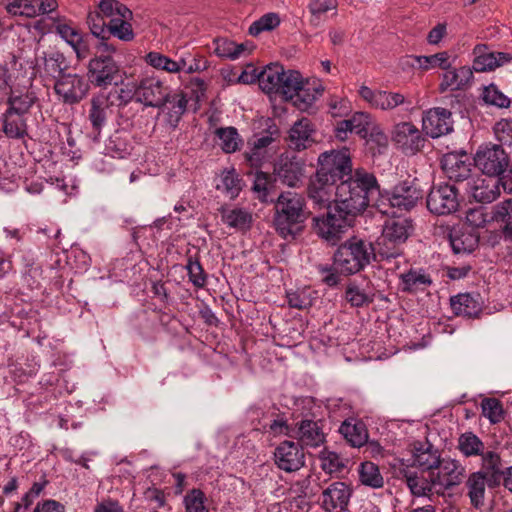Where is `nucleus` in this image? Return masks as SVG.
<instances>
[{
	"label": "nucleus",
	"mask_w": 512,
	"mask_h": 512,
	"mask_svg": "<svg viewBox=\"0 0 512 512\" xmlns=\"http://www.w3.org/2000/svg\"><path fill=\"white\" fill-rule=\"evenodd\" d=\"M379 193L380 187L375 175L365 169H356L352 176L336 186L334 201L339 211L355 217L373 205Z\"/></svg>",
	"instance_id": "f257e3e1"
},
{
	"label": "nucleus",
	"mask_w": 512,
	"mask_h": 512,
	"mask_svg": "<svg viewBox=\"0 0 512 512\" xmlns=\"http://www.w3.org/2000/svg\"><path fill=\"white\" fill-rule=\"evenodd\" d=\"M334 265L340 273L352 275L362 271L375 260L372 242L352 237L342 243L334 253Z\"/></svg>",
	"instance_id": "f03ea898"
},
{
	"label": "nucleus",
	"mask_w": 512,
	"mask_h": 512,
	"mask_svg": "<svg viewBox=\"0 0 512 512\" xmlns=\"http://www.w3.org/2000/svg\"><path fill=\"white\" fill-rule=\"evenodd\" d=\"M307 218L305 199L295 192H282L275 204L274 226L283 238L294 236L298 225Z\"/></svg>",
	"instance_id": "7ed1b4c3"
},
{
	"label": "nucleus",
	"mask_w": 512,
	"mask_h": 512,
	"mask_svg": "<svg viewBox=\"0 0 512 512\" xmlns=\"http://www.w3.org/2000/svg\"><path fill=\"white\" fill-rule=\"evenodd\" d=\"M317 175L327 178L334 185H338L341 181H345L352 176V160L348 149L339 151L332 150L321 153L318 157Z\"/></svg>",
	"instance_id": "20e7f679"
},
{
	"label": "nucleus",
	"mask_w": 512,
	"mask_h": 512,
	"mask_svg": "<svg viewBox=\"0 0 512 512\" xmlns=\"http://www.w3.org/2000/svg\"><path fill=\"white\" fill-rule=\"evenodd\" d=\"M475 166L488 177L495 178L509 167L508 154L500 145L481 146L474 157Z\"/></svg>",
	"instance_id": "39448f33"
},
{
	"label": "nucleus",
	"mask_w": 512,
	"mask_h": 512,
	"mask_svg": "<svg viewBox=\"0 0 512 512\" xmlns=\"http://www.w3.org/2000/svg\"><path fill=\"white\" fill-rule=\"evenodd\" d=\"M427 208L435 215H449L459 208V193L454 185H434L427 196Z\"/></svg>",
	"instance_id": "423d86ee"
},
{
	"label": "nucleus",
	"mask_w": 512,
	"mask_h": 512,
	"mask_svg": "<svg viewBox=\"0 0 512 512\" xmlns=\"http://www.w3.org/2000/svg\"><path fill=\"white\" fill-rule=\"evenodd\" d=\"M135 100L150 107H161L170 100L169 87L157 77H145L135 87Z\"/></svg>",
	"instance_id": "0eeeda50"
},
{
	"label": "nucleus",
	"mask_w": 512,
	"mask_h": 512,
	"mask_svg": "<svg viewBox=\"0 0 512 512\" xmlns=\"http://www.w3.org/2000/svg\"><path fill=\"white\" fill-rule=\"evenodd\" d=\"M120 69L115 60L110 56H96L89 61L88 80L91 84L100 88L118 84Z\"/></svg>",
	"instance_id": "6e6552de"
},
{
	"label": "nucleus",
	"mask_w": 512,
	"mask_h": 512,
	"mask_svg": "<svg viewBox=\"0 0 512 512\" xmlns=\"http://www.w3.org/2000/svg\"><path fill=\"white\" fill-rule=\"evenodd\" d=\"M354 217L339 211L336 206L334 212H328L326 216L315 218L316 233L323 239L335 244L341 237L345 228L350 226Z\"/></svg>",
	"instance_id": "1a4fd4ad"
},
{
	"label": "nucleus",
	"mask_w": 512,
	"mask_h": 512,
	"mask_svg": "<svg viewBox=\"0 0 512 512\" xmlns=\"http://www.w3.org/2000/svg\"><path fill=\"white\" fill-rule=\"evenodd\" d=\"M274 463L282 471L292 473L305 466V452L299 442L285 440L274 450Z\"/></svg>",
	"instance_id": "9d476101"
},
{
	"label": "nucleus",
	"mask_w": 512,
	"mask_h": 512,
	"mask_svg": "<svg viewBox=\"0 0 512 512\" xmlns=\"http://www.w3.org/2000/svg\"><path fill=\"white\" fill-rule=\"evenodd\" d=\"M352 493L353 490L347 483L331 482L321 492L320 506L325 512H344L347 510Z\"/></svg>",
	"instance_id": "9b49d317"
},
{
	"label": "nucleus",
	"mask_w": 512,
	"mask_h": 512,
	"mask_svg": "<svg viewBox=\"0 0 512 512\" xmlns=\"http://www.w3.org/2000/svg\"><path fill=\"white\" fill-rule=\"evenodd\" d=\"M398 475L405 481L414 496L430 497L432 494L436 493L434 471L423 472L422 470L413 468V466L402 465L398 470Z\"/></svg>",
	"instance_id": "f8f14e48"
},
{
	"label": "nucleus",
	"mask_w": 512,
	"mask_h": 512,
	"mask_svg": "<svg viewBox=\"0 0 512 512\" xmlns=\"http://www.w3.org/2000/svg\"><path fill=\"white\" fill-rule=\"evenodd\" d=\"M436 470L434 485L437 495H443L446 490L458 486L465 477V467L454 459H442Z\"/></svg>",
	"instance_id": "ddd939ff"
},
{
	"label": "nucleus",
	"mask_w": 512,
	"mask_h": 512,
	"mask_svg": "<svg viewBox=\"0 0 512 512\" xmlns=\"http://www.w3.org/2000/svg\"><path fill=\"white\" fill-rule=\"evenodd\" d=\"M88 83L77 74H62L54 84L56 94L67 104L80 102L88 92Z\"/></svg>",
	"instance_id": "4468645a"
},
{
	"label": "nucleus",
	"mask_w": 512,
	"mask_h": 512,
	"mask_svg": "<svg viewBox=\"0 0 512 512\" xmlns=\"http://www.w3.org/2000/svg\"><path fill=\"white\" fill-rule=\"evenodd\" d=\"M423 198V191L415 180H404L394 186L389 197L390 206L409 211Z\"/></svg>",
	"instance_id": "2eb2a0df"
},
{
	"label": "nucleus",
	"mask_w": 512,
	"mask_h": 512,
	"mask_svg": "<svg viewBox=\"0 0 512 512\" xmlns=\"http://www.w3.org/2000/svg\"><path fill=\"white\" fill-rule=\"evenodd\" d=\"M422 129L431 138H438L453 130L452 114L442 107L427 110L422 118Z\"/></svg>",
	"instance_id": "dca6fc26"
},
{
	"label": "nucleus",
	"mask_w": 512,
	"mask_h": 512,
	"mask_svg": "<svg viewBox=\"0 0 512 512\" xmlns=\"http://www.w3.org/2000/svg\"><path fill=\"white\" fill-rule=\"evenodd\" d=\"M393 141L406 154H415L424 146L425 138L411 122H401L394 126Z\"/></svg>",
	"instance_id": "f3484780"
},
{
	"label": "nucleus",
	"mask_w": 512,
	"mask_h": 512,
	"mask_svg": "<svg viewBox=\"0 0 512 512\" xmlns=\"http://www.w3.org/2000/svg\"><path fill=\"white\" fill-rule=\"evenodd\" d=\"M471 162L467 153H447L441 160V167L447 177L457 183L469 182L471 175Z\"/></svg>",
	"instance_id": "a211bd4d"
},
{
	"label": "nucleus",
	"mask_w": 512,
	"mask_h": 512,
	"mask_svg": "<svg viewBox=\"0 0 512 512\" xmlns=\"http://www.w3.org/2000/svg\"><path fill=\"white\" fill-rule=\"evenodd\" d=\"M443 70L438 86L440 93L464 90L473 79V71L469 66L452 67L449 62V67Z\"/></svg>",
	"instance_id": "6ab92c4d"
},
{
	"label": "nucleus",
	"mask_w": 512,
	"mask_h": 512,
	"mask_svg": "<svg viewBox=\"0 0 512 512\" xmlns=\"http://www.w3.org/2000/svg\"><path fill=\"white\" fill-rule=\"evenodd\" d=\"M465 190L480 203H491L500 195L498 182L495 178H483L480 175H476L469 180L465 184Z\"/></svg>",
	"instance_id": "aec40b11"
},
{
	"label": "nucleus",
	"mask_w": 512,
	"mask_h": 512,
	"mask_svg": "<svg viewBox=\"0 0 512 512\" xmlns=\"http://www.w3.org/2000/svg\"><path fill=\"white\" fill-rule=\"evenodd\" d=\"M49 22L46 23L45 20L39 21L36 25V28L41 27L42 33H51L54 32L59 35L67 44L72 43L75 39H77L81 32L74 23L73 20L67 18L62 15L49 16Z\"/></svg>",
	"instance_id": "412c9836"
},
{
	"label": "nucleus",
	"mask_w": 512,
	"mask_h": 512,
	"mask_svg": "<svg viewBox=\"0 0 512 512\" xmlns=\"http://www.w3.org/2000/svg\"><path fill=\"white\" fill-rule=\"evenodd\" d=\"M316 129L312 121L302 117L296 121L289 131V147L301 151L311 147L315 142Z\"/></svg>",
	"instance_id": "4be33fe9"
},
{
	"label": "nucleus",
	"mask_w": 512,
	"mask_h": 512,
	"mask_svg": "<svg viewBox=\"0 0 512 512\" xmlns=\"http://www.w3.org/2000/svg\"><path fill=\"white\" fill-rule=\"evenodd\" d=\"M336 186L315 173L307 188L308 197L319 209L328 208L335 199Z\"/></svg>",
	"instance_id": "5701e85b"
},
{
	"label": "nucleus",
	"mask_w": 512,
	"mask_h": 512,
	"mask_svg": "<svg viewBox=\"0 0 512 512\" xmlns=\"http://www.w3.org/2000/svg\"><path fill=\"white\" fill-rule=\"evenodd\" d=\"M473 69L476 72H486L494 70L510 60L506 53L492 52L484 44H478L473 49Z\"/></svg>",
	"instance_id": "b1692460"
},
{
	"label": "nucleus",
	"mask_w": 512,
	"mask_h": 512,
	"mask_svg": "<svg viewBox=\"0 0 512 512\" xmlns=\"http://www.w3.org/2000/svg\"><path fill=\"white\" fill-rule=\"evenodd\" d=\"M399 287L402 292L415 294L425 291L432 284L430 274L422 268H410L400 274Z\"/></svg>",
	"instance_id": "393cba45"
},
{
	"label": "nucleus",
	"mask_w": 512,
	"mask_h": 512,
	"mask_svg": "<svg viewBox=\"0 0 512 512\" xmlns=\"http://www.w3.org/2000/svg\"><path fill=\"white\" fill-rule=\"evenodd\" d=\"M339 433L352 446L360 448L368 441V430L365 423L355 418L346 419L339 427Z\"/></svg>",
	"instance_id": "a878e982"
},
{
	"label": "nucleus",
	"mask_w": 512,
	"mask_h": 512,
	"mask_svg": "<svg viewBox=\"0 0 512 512\" xmlns=\"http://www.w3.org/2000/svg\"><path fill=\"white\" fill-rule=\"evenodd\" d=\"M299 443L307 447H319L325 442V434L318 422L304 419L297 423Z\"/></svg>",
	"instance_id": "bb28decb"
},
{
	"label": "nucleus",
	"mask_w": 512,
	"mask_h": 512,
	"mask_svg": "<svg viewBox=\"0 0 512 512\" xmlns=\"http://www.w3.org/2000/svg\"><path fill=\"white\" fill-rule=\"evenodd\" d=\"M2 131L9 139H23L28 135L26 117L9 110L1 115Z\"/></svg>",
	"instance_id": "cd10ccee"
},
{
	"label": "nucleus",
	"mask_w": 512,
	"mask_h": 512,
	"mask_svg": "<svg viewBox=\"0 0 512 512\" xmlns=\"http://www.w3.org/2000/svg\"><path fill=\"white\" fill-rule=\"evenodd\" d=\"M441 460L438 450L434 449L431 444L426 447L422 444L419 447H414L413 468L416 467L423 472L435 471Z\"/></svg>",
	"instance_id": "c85d7f7f"
},
{
	"label": "nucleus",
	"mask_w": 512,
	"mask_h": 512,
	"mask_svg": "<svg viewBox=\"0 0 512 512\" xmlns=\"http://www.w3.org/2000/svg\"><path fill=\"white\" fill-rule=\"evenodd\" d=\"M414 229L413 221L408 217H392L385 221L382 233L395 239L398 243H405Z\"/></svg>",
	"instance_id": "c756f323"
},
{
	"label": "nucleus",
	"mask_w": 512,
	"mask_h": 512,
	"mask_svg": "<svg viewBox=\"0 0 512 512\" xmlns=\"http://www.w3.org/2000/svg\"><path fill=\"white\" fill-rule=\"evenodd\" d=\"M323 92L324 86L320 81L303 82L293 98L294 105L301 111H308Z\"/></svg>",
	"instance_id": "7c9ffc66"
},
{
	"label": "nucleus",
	"mask_w": 512,
	"mask_h": 512,
	"mask_svg": "<svg viewBox=\"0 0 512 512\" xmlns=\"http://www.w3.org/2000/svg\"><path fill=\"white\" fill-rule=\"evenodd\" d=\"M221 219L229 228L245 232L252 226V214L244 208H221Z\"/></svg>",
	"instance_id": "2f4dec72"
},
{
	"label": "nucleus",
	"mask_w": 512,
	"mask_h": 512,
	"mask_svg": "<svg viewBox=\"0 0 512 512\" xmlns=\"http://www.w3.org/2000/svg\"><path fill=\"white\" fill-rule=\"evenodd\" d=\"M450 305L455 315L467 318L477 317L482 310L481 303L470 293L451 297Z\"/></svg>",
	"instance_id": "473e14b6"
},
{
	"label": "nucleus",
	"mask_w": 512,
	"mask_h": 512,
	"mask_svg": "<svg viewBox=\"0 0 512 512\" xmlns=\"http://www.w3.org/2000/svg\"><path fill=\"white\" fill-rule=\"evenodd\" d=\"M487 477L483 471L471 473L466 480L468 497L475 508H480L485 502Z\"/></svg>",
	"instance_id": "72a5a7b5"
},
{
	"label": "nucleus",
	"mask_w": 512,
	"mask_h": 512,
	"mask_svg": "<svg viewBox=\"0 0 512 512\" xmlns=\"http://www.w3.org/2000/svg\"><path fill=\"white\" fill-rule=\"evenodd\" d=\"M281 77H283V67L279 64H270L257 74V81L263 92L279 93Z\"/></svg>",
	"instance_id": "f704fd0d"
},
{
	"label": "nucleus",
	"mask_w": 512,
	"mask_h": 512,
	"mask_svg": "<svg viewBox=\"0 0 512 512\" xmlns=\"http://www.w3.org/2000/svg\"><path fill=\"white\" fill-rule=\"evenodd\" d=\"M145 61L150 66L156 69L164 70L168 73H178L182 70H185L187 73H192L194 71L192 66H189L186 69L187 63L185 59L182 58L179 61H175L158 52H149L145 56Z\"/></svg>",
	"instance_id": "c9c22d12"
},
{
	"label": "nucleus",
	"mask_w": 512,
	"mask_h": 512,
	"mask_svg": "<svg viewBox=\"0 0 512 512\" xmlns=\"http://www.w3.org/2000/svg\"><path fill=\"white\" fill-rule=\"evenodd\" d=\"M109 108V97L105 93H99L92 97L89 110V120L94 132L98 135L106 121Z\"/></svg>",
	"instance_id": "e433bc0d"
},
{
	"label": "nucleus",
	"mask_w": 512,
	"mask_h": 512,
	"mask_svg": "<svg viewBox=\"0 0 512 512\" xmlns=\"http://www.w3.org/2000/svg\"><path fill=\"white\" fill-rule=\"evenodd\" d=\"M375 260L379 258L380 261L396 259L403 254V243H398L397 240L381 233L375 245Z\"/></svg>",
	"instance_id": "4c0bfd02"
},
{
	"label": "nucleus",
	"mask_w": 512,
	"mask_h": 512,
	"mask_svg": "<svg viewBox=\"0 0 512 512\" xmlns=\"http://www.w3.org/2000/svg\"><path fill=\"white\" fill-rule=\"evenodd\" d=\"M277 175L289 186H295L304 174V165L295 158H283L275 168Z\"/></svg>",
	"instance_id": "58836bf2"
},
{
	"label": "nucleus",
	"mask_w": 512,
	"mask_h": 512,
	"mask_svg": "<svg viewBox=\"0 0 512 512\" xmlns=\"http://www.w3.org/2000/svg\"><path fill=\"white\" fill-rule=\"evenodd\" d=\"M374 296L371 287H361L355 282L349 283L345 290V299L352 307L368 306L374 301Z\"/></svg>",
	"instance_id": "ea45409f"
},
{
	"label": "nucleus",
	"mask_w": 512,
	"mask_h": 512,
	"mask_svg": "<svg viewBox=\"0 0 512 512\" xmlns=\"http://www.w3.org/2000/svg\"><path fill=\"white\" fill-rule=\"evenodd\" d=\"M214 45V53L221 58L235 60L247 52V46L244 43L237 44L227 38L215 39Z\"/></svg>",
	"instance_id": "a19ab883"
},
{
	"label": "nucleus",
	"mask_w": 512,
	"mask_h": 512,
	"mask_svg": "<svg viewBox=\"0 0 512 512\" xmlns=\"http://www.w3.org/2000/svg\"><path fill=\"white\" fill-rule=\"evenodd\" d=\"M480 456H482V471L486 476H490L489 481L499 483L504 475L499 454L494 451H483Z\"/></svg>",
	"instance_id": "79ce46f5"
},
{
	"label": "nucleus",
	"mask_w": 512,
	"mask_h": 512,
	"mask_svg": "<svg viewBox=\"0 0 512 512\" xmlns=\"http://www.w3.org/2000/svg\"><path fill=\"white\" fill-rule=\"evenodd\" d=\"M359 479L363 485L371 488H381L384 484L378 466L371 461H365L360 465Z\"/></svg>",
	"instance_id": "37998d69"
},
{
	"label": "nucleus",
	"mask_w": 512,
	"mask_h": 512,
	"mask_svg": "<svg viewBox=\"0 0 512 512\" xmlns=\"http://www.w3.org/2000/svg\"><path fill=\"white\" fill-rule=\"evenodd\" d=\"M36 101L33 93H25L20 95L11 94L6 101L7 110L26 116Z\"/></svg>",
	"instance_id": "c03bdc74"
},
{
	"label": "nucleus",
	"mask_w": 512,
	"mask_h": 512,
	"mask_svg": "<svg viewBox=\"0 0 512 512\" xmlns=\"http://www.w3.org/2000/svg\"><path fill=\"white\" fill-rule=\"evenodd\" d=\"M281 78L279 94H282L286 98L293 99L304 82L301 74L295 70L285 71L283 69V77Z\"/></svg>",
	"instance_id": "a18cd8bd"
},
{
	"label": "nucleus",
	"mask_w": 512,
	"mask_h": 512,
	"mask_svg": "<svg viewBox=\"0 0 512 512\" xmlns=\"http://www.w3.org/2000/svg\"><path fill=\"white\" fill-rule=\"evenodd\" d=\"M98 10L106 19L113 20L121 16L123 18H132V11L123 3L117 0H100Z\"/></svg>",
	"instance_id": "49530a36"
},
{
	"label": "nucleus",
	"mask_w": 512,
	"mask_h": 512,
	"mask_svg": "<svg viewBox=\"0 0 512 512\" xmlns=\"http://www.w3.org/2000/svg\"><path fill=\"white\" fill-rule=\"evenodd\" d=\"M87 24L95 37L103 41L109 39V21H106V18L98 9L88 13Z\"/></svg>",
	"instance_id": "de8ad7c7"
},
{
	"label": "nucleus",
	"mask_w": 512,
	"mask_h": 512,
	"mask_svg": "<svg viewBox=\"0 0 512 512\" xmlns=\"http://www.w3.org/2000/svg\"><path fill=\"white\" fill-rule=\"evenodd\" d=\"M458 448L466 457L480 456L484 451V443L472 432H466L459 437Z\"/></svg>",
	"instance_id": "09e8293b"
},
{
	"label": "nucleus",
	"mask_w": 512,
	"mask_h": 512,
	"mask_svg": "<svg viewBox=\"0 0 512 512\" xmlns=\"http://www.w3.org/2000/svg\"><path fill=\"white\" fill-rule=\"evenodd\" d=\"M321 469L328 473H340L345 468L344 459L336 452L324 448L319 456Z\"/></svg>",
	"instance_id": "8fccbe9b"
},
{
	"label": "nucleus",
	"mask_w": 512,
	"mask_h": 512,
	"mask_svg": "<svg viewBox=\"0 0 512 512\" xmlns=\"http://www.w3.org/2000/svg\"><path fill=\"white\" fill-rule=\"evenodd\" d=\"M132 18H123L121 16L117 19L109 21V37L114 36L119 40L129 42L135 37L132 25L129 20Z\"/></svg>",
	"instance_id": "3c124183"
},
{
	"label": "nucleus",
	"mask_w": 512,
	"mask_h": 512,
	"mask_svg": "<svg viewBox=\"0 0 512 512\" xmlns=\"http://www.w3.org/2000/svg\"><path fill=\"white\" fill-rule=\"evenodd\" d=\"M215 134L220 139V146L226 153H233L239 149L241 139L238 135L236 128H218Z\"/></svg>",
	"instance_id": "603ef678"
},
{
	"label": "nucleus",
	"mask_w": 512,
	"mask_h": 512,
	"mask_svg": "<svg viewBox=\"0 0 512 512\" xmlns=\"http://www.w3.org/2000/svg\"><path fill=\"white\" fill-rule=\"evenodd\" d=\"M450 56L448 52L443 51L429 56H418V69L428 71L434 68L447 69L449 67Z\"/></svg>",
	"instance_id": "864d4df0"
},
{
	"label": "nucleus",
	"mask_w": 512,
	"mask_h": 512,
	"mask_svg": "<svg viewBox=\"0 0 512 512\" xmlns=\"http://www.w3.org/2000/svg\"><path fill=\"white\" fill-rule=\"evenodd\" d=\"M450 245L455 254L471 253L477 246V239L471 234H454L450 236Z\"/></svg>",
	"instance_id": "5fc2aeb1"
},
{
	"label": "nucleus",
	"mask_w": 512,
	"mask_h": 512,
	"mask_svg": "<svg viewBox=\"0 0 512 512\" xmlns=\"http://www.w3.org/2000/svg\"><path fill=\"white\" fill-rule=\"evenodd\" d=\"M186 269L189 280L195 287L203 288L206 285L207 276L198 258L189 256L186 263Z\"/></svg>",
	"instance_id": "6e6d98bb"
},
{
	"label": "nucleus",
	"mask_w": 512,
	"mask_h": 512,
	"mask_svg": "<svg viewBox=\"0 0 512 512\" xmlns=\"http://www.w3.org/2000/svg\"><path fill=\"white\" fill-rule=\"evenodd\" d=\"M206 496L200 489H192L184 497L186 512H209L206 504Z\"/></svg>",
	"instance_id": "4d7b16f0"
},
{
	"label": "nucleus",
	"mask_w": 512,
	"mask_h": 512,
	"mask_svg": "<svg viewBox=\"0 0 512 512\" xmlns=\"http://www.w3.org/2000/svg\"><path fill=\"white\" fill-rule=\"evenodd\" d=\"M6 9L14 16L36 17L35 0H13L7 4Z\"/></svg>",
	"instance_id": "13d9d810"
},
{
	"label": "nucleus",
	"mask_w": 512,
	"mask_h": 512,
	"mask_svg": "<svg viewBox=\"0 0 512 512\" xmlns=\"http://www.w3.org/2000/svg\"><path fill=\"white\" fill-rule=\"evenodd\" d=\"M280 18L276 13H267L253 22L249 27V33L253 36L259 35L263 31H270L278 27Z\"/></svg>",
	"instance_id": "bf43d9fd"
},
{
	"label": "nucleus",
	"mask_w": 512,
	"mask_h": 512,
	"mask_svg": "<svg viewBox=\"0 0 512 512\" xmlns=\"http://www.w3.org/2000/svg\"><path fill=\"white\" fill-rule=\"evenodd\" d=\"M482 413L491 423L496 424L503 420V406L496 398H486L481 403Z\"/></svg>",
	"instance_id": "052dcab7"
},
{
	"label": "nucleus",
	"mask_w": 512,
	"mask_h": 512,
	"mask_svg": "<svg viewBox=\"0 0 512 512\" xmlns=\"http://www.w3.org/2000/svg\"><path fill=\"white\" fill-rule=\"evenodd\" d=\"M288 305L291 308L306 309L312 305L311 291L309 289H297L286 293Z\"/></svg>",
	"instance_id": "680f3d73"
},
{
	"label": "nucleus",
	"mask_w": 512,
	"mask_h": 512,
	"mask_svg": "<svg viewBox=\"0 0 512 512\" xmlns=\"http://www.w3.org/2000/svg\"><path fill=\"white\" fill-rule=\"evenodd\" d=\"M338 0H311L308 4V10L312 16V20H320L322 15L329 11L336 13Z\"/></svg>",
	"instance_id": "e2e57ef3"
},
{
	"label": "nucleus",
	"mask_w": 512,
	"mask_h": 512,
	"mask_svg": "<svg viewBox=\"0 0 512 512\" xmlns=\"http://www.w3.org/2000/svg\"><path fill=\"white\" fill-rule=\"evenodd\" d=\"M495 219L505 224V234L512 238V199L506 200L496 208Z\"/></svg>",
	"instance_id": "0e129e2a"
},
{
	"label": "nucleus",
	"mask_w": 512,
	"mask_h": 512,
	"mask_svg": "<svg viewBox=\"0 0 512 512\" xmlns=\"http://www.w3.org/2000/svg\"><path fill=\"white\" fill-rule=\"evenodd\" d=\"M404 102L405 96L403 94L381 90L376 109L391 110L402 105Z\"/></svg>",
	"instance_id": "69168bd1"
},
{
	"label": "nucleus",
	"mask_w": 512,
	"mask_h": 512,
	"mask_svg": "<svg viewBox=\"0 0 512 512\" xmlns=\"http://www.w3.org/2000/svg\"><path fill=\"white\" fill-rule=\"evenodd\" d=\"M483 100L487 104L495 105L500 108H507L510 105V99L504 95L497 86L491 84L483 91Z\"/></svg>",
	"instance_id": "338daca9"
},
{
	"label": "nucleus",
	"mask_w": 512,
	"mask_h": 512,
	"mask_svg": "<svg viewBox=\"0 0 512 512\" xmlns=\"http://www.w3.org/2000/svg\"><path fill=\"white\" fill-rule=\"evenodd\" d=\"M493 130L496 139L502 145H512V119H501L495 124Z\"/></svg>",
	"instance_id": "774afa93"
}]
</instances>
